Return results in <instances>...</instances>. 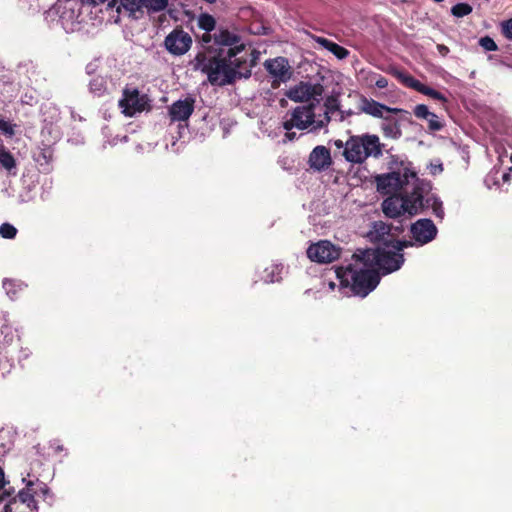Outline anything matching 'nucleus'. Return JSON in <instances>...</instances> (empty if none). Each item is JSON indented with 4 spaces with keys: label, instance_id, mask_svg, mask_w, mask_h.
Instances as JSON below:
<instances>
[{
    "label": "nucleus",
    "instance_id": "1",
    "mask_svg": "<svg viewBox=\"0 0 512 512\" xmlns=\"http://www.w3.org/2000/svg\"><path fill=\"white\" fill-rule=\"evenodd\" d=\"M244 50L245 46L241 44L219 49L213 55L199 52L195 57L196 68L207 75L211 85H232L237 80L251 77V71L246 66V58L238 56Z\"/></svg>",
    "mask_w": 512,
    "mask_h": 512
},
{
    "label": "nucleus",
    "instance_id": "2",
    "mask_svg": "<svg viewBox=\"0 0 512 512\" xmlns=\"http://www.w3.org/2000/svg\"><path fill=\"white\" fill-rule=\"evenodd\" d=\"M335 272L342 286H349L355 295L361 297H366L380 282V276L376 270H357L351 263L338 266Z\"/></svg>",
    "mask_w": 512,
    "mask_h": 512
},
{
    "label": "nucleus",
    "instance_id": "3",
    "mask_svg": "<svg viewBox=\"0 0 512 512\" xmlns=\"http://www.w3.org/2000/svg\"><path fill=\"white\" fill-rule=\"evenodd\" d=\"M382 210L389 218H398L405 213L411 217L423 212L422 185L416 184L411 192L390 195L382 202Z\"/></svg>",
    "mask_w": 512,
    "mask_h": 512
},
{
    "label": "nucleus",
    "instance_id": "4",
    "mask_svg": "<svg viewBox=\"0 0 512 512\" xmlns=\"http://www.w3.org/2000/svg\"><path fill=\"white\" fill-rule=\"evenodd\" d=\"M382 147L375 134L353 135L345 143L343 156L350 163L362 164L369 157L379 158Z\"/></svg>",
    "mask_w": 512,
    "mask_h": 512
},
{
    "label": "nucleus",
    "instance_id": "5",
    "mask_svg": "<svg viewBox=\"0 0 512 512\" xmlns=\"http://www.w3.org/2000/svg\"><path fill=\"white\" fill-rule=\"evenodd\" d=\"M409 178H416V173L405 168L404 173L390 172L375 177L377 191L382 195L398 194L397 192L408 183Z\"/></svg>",
    "mask_w": 512,
    "mask_h": 512
},
{
    "label": "nucleus",
    "instance_id": "6",
    "mask_svg": "<svg viewBox=\"0 0 512 512\" xmlns=\"http://www.w3.org/2000/svg\"><path fill=\"white\" fill-rule=\"evenodd\" d=\"M119 107L122 112L133 117L137 113L150 110V100L146 94H141L137 88L125 87L123 89L122 98L119 100Z\"/></svg>",
    "mask_w": 512,
    "mask_h": 512
},
{
    "label": "nucleus",
    "instance_id": "7",
    "mask_svg": "<svg viewBox=\"0 0 512 512\" xmlns=\"http://www.w3.org/2000/svg\"><path fill=\"white\" fill-rule=\"evenodd\" d=\"M264 67L273 77L271 82V87L273 89L279 88L281 83L287 82L293 75L288 59L282 56L266 60L264 62Z\"/></svg>",
    "mask_w": 512,
    "mask_h": 512
},
{
    "label": "nucleus",
    "instance_id": "8",
    "mask_svg": "<svg viewBox=\"0 0 512 512\" xmlns=\"http://www.w3.org/2000/svg\"><path fill=\"white\" fill-rule=\"evenodd\" d=\"M357 108L359 113L379 119L384 118L385 114H408L404 109L389 107L363 94H360L358 97Z\"/></svg>",
    "mask_w": 512,
    "mask_h": 512
},
{
    "label": "nucleus",
    "instance_id": "9",
    "mask_svg": "<svg viewBox=\"0 0 512 512\" xmlns=\"http://www.w3.org/2000/svg\"><path fill=\"white\" fill-rule=\"evenodd\" d=\"M308 258L317 263H331L340 257V249L330 241L321 240L307 249Z\"/></svg>",
    "mask_w": 512,
    "mask_h": 512
},
{
    "label": "nucleus",
    "instance_id": "10",
    "mask_svg": "<svg viewBox=\"0 0 512 512\" xmlns=\"http://www.w3.org/2000/svg\"><path fill=\"white\" fill-rule=\"evenodd\" d=\"M191 45V36L181 27L172 30L164 40L166 50L174 56L184 55L190 49Z\"/></svg>",
    "mask_w": 512,
    "mask_h": 512
},
{
    "label": "nucleus",
    "instance_id": "11",
    "mask_svg": "<svg viewBox=\"0 0 512 512\" xmlns=\"http://www.w3.org/2000/svg\"><path fill=\"white\" fill-rule=\"evenodd\" d=\"M324 93V87L320 83H310V82H303L301 81L296 86L290 88L286 92V96L295 102H304L309 101L311 99L317 100L319 103V100L317 97H321Z\"/></svg>",
    "mask_w": 512,
    "mask_h": 512
},
{
    "label": "nucleus",
    "instance_id": "12",
    "mask_svg": "<svg viewBox=\"0 0 512 512\" xmlns=\"http://www.w3.org/2000/svg\"><path fill=\"white\" fill-rule=\"evenodd\" d=\"M392 75L395 76L406 87L412 88L434 100H438L443 103L447 102V98L442 93L421 83L419 80L415 79L413 76L404 71L395 70L392 72Z\"/></svg>",
    "mask_w": 512,
    "mask_h": 512
},
{
    "label": "nucleus",
    "instance_id": "13",
    "mask_svg": "<svg viewBox=\"0 0 512 512\" xmlns=\"http://www.w3.org/2000/svg\"><path fill=\"white\" fill-rule=\"evenodd\" d=\"M410 233L419 245H425L436 238L438 229L431 219L423 218L411 224Z\"/></svg>",
    "mask_w": 512,
    "mask_h": 512
},
{
    "label": "nucleus",
    "instance_id": "14",
    "mask_svg": "<svg viewBox=\"0 0 512 512\" xmlns=\"http://www.w3.org/2000/svg\"><path fill=\"white\" fill-rule=\"evenodd\" d=\"M375 260L379 268L384 270L385 273H392L401 268L404 263V256L396 250L390 251L385 248H378Z\"/></svg>",
    "mask_w": 512,
    "mask_h": 512
},
{
    "label": "nucleus",
    "instance_id": "15",
    "mask_svg": "<svg viewBox=\"0 0 512 512\" xmlns=\"http://www.w3.org/2000/svg\"><path fill=\"white\" fill-rule=\"evenodd\" d=\"M195 108V99L193 97H186L175 101L168 108V114L171 122L187 121Z\"/></svg>",
    "mask_w": 512,
    "mask_h": 512
},
{
    "label": "nucleus",
    "instance_id": "16",
    "mask_svg": "<svg viewBox=\"0 0 512 512\" xmlns=\"http://www.w3.org/2000/svg\"><path fill=\"white\" fill-rule=\"evenodd\" d=\"M34 482L29 480L26 487L20 490L15 497L17 499L16 509L19 512H38V505L35 500V496L38 495V491L33 489Z\"/></svg>",
    "mask_w": 512,
    "mask_h": 512
},
{
    "label": "nucleus",
    "instance_id": "17",
    "mask_svg": "<svg viewBox=\"0 0 512 512\" xmlns=\"http://www.w3.org/2000/svg\"><path fill=\"white\" fill-rule=\"evenodd\" d=\"M169 0H122L125 10L134 13L146 8L148 11L159 12L164 10Z\"/></svg>",
    "mask_w": 512,
    "mask_h": 512
},
{
    "label": "nucleus",
    "instance_id": "18",
    "mask_svg": "<svg viewBox=\"0 0 512 512\" xmlns=\"http://www.w3.org/2000/svg\"><path fill=\"white\" fill-rule=\"evenodd\" d=\"M309 164L318 171L326 169L331 164L330 150L325 146H316L309 155Z\"/></svg>",
    "mask_w": 512,
    "mask_h": 512
},
{
    "label": "nucleus",
    "instance_id": "19",
    "mask_svg": "<svg viewBox=\"0 0 512 512\" xmlns=\"http://www.w3.org/2000/svg\"><path fill=\"white\" fill-rule=\"evenodd\" d=\"M315 104L310 103L308 105L297 106L292 111V117L295 122L305 124V129L311 125L316 126L317 120L315 119Z\"/></svg>",
    "mask_w": 512,
    "mask_h": 512
},
{
    "label": "nucleus",
    "instance_id": "20",
    "mask_svg": "<svg viewBox=\"0 0 512 512\" xmlns=\"http://www.w3.org/2000/svg\"><path fill=\"white\" fill-rule=\"evenodd\" d=\"M325 112L321 119L317 120L315 130L324 128L331 121V115L340 111V101L337 96L330 95L324 102Z\"/></svg>",
    "mask_w": 512,
    "mask_h": 512
},
{
    "label": "nucleus",
    "instance_id": "21",
    "mask_svg": "<svg viewBox=\"0 0 512 512\" xmlns=\"http://www.w3.org/2000/svg\"><path fill=\"white\" fill-rule=\"evenodd\" d=\"M381 119L383 120L381 131L385 137L396 140L402 136V130L397 119L388 114H385L384 118Z\"/></svg>",
    "mask_w": 512,
    "mask_h": 512
},
{
    "label": "nucleus",
    "instance_id": "22",
    "mask_svg": "<svg viewBox=\"0 0 512 512\" xmlns=\"http://www.w3.org/2000/svg\"><path fill=\"white\" fill-rule=\"evenodd\" d=\"M393 226L387 224L383 221H377L373 225V230L371 231L372 239L376 242H380L384 245V242H390L393 240L390 237H393L391 233Z\"/></svg>",
    "mask_w": 512,
    "mask_h": 512
},
{
    "label": "nucleus",
    "instance_id": "23",
    "mask_svg": "<svg viewBox=\"0 0 512 512\" xmlns=\"http://www.w3.org/2000/svg\"><path fill=\"white\" fill-rule=\"evenodd\" d=\"M313 39L315 42H317L323 48L330 51L333 55H335L340 60L345 59L349 55V51L345 47H343L327 38L320 37V36H313Z\"/></svg>",
    "mask_w": 512,
    "mask_h": 512
},
{
    "label": "nucleus",
    "instance_id": "24",
    "mask_svg": "<svg viewBox=\"0 0 512 512\" xmlns=\"http://www.w3.org/2000/svg\"><path fill=\"white\" fill-rule=\"evenodd\" d=\"M424 194H425V189L422 186V206H423V211L425 209H427L428 207H431L434 215L437 218H439V219H443L445 213H444V209H443V203L440 200V198L438 196L434 195V194H432V195H430V196L425 198Z\"/></svg>",
    "mask_w": 512,
    "mask_h": 512
},
{
    "label": "nucleus",
    "instance_id": "25",
    "mask_svg": "<svg viewBox=\"0 0 512 512\" xmlns=\"http://www.w3.org/2000/svg\"><path fill=\"white\" fill-rule=\"evenodd\" d=\"M214 41L219 45L232 46L239 41V37L227 29H223L214 34Z\"/></svg>",
    "mask_w": 512,
    "mask_h": 512
},
{
    "label": "nucleus",
    "instance_id": "26",
    "mask_svg": "<svg viewBox=\"0 0 512 512\" xmlns=\"http://www.w3.org/2000/svg\"><path fill=\"white\" fill-rule=\"evenodd\" d=\"M280 274L281 268L278 265L272 264L269 267L265 268L262 279L266 283H273L281 279Z\"/></svg>",
    "mask_w": 512,
    "mask_h": 512
},
{
    "label": "nucleus",
    "instance_id": "27",
    "mask_svg": "<svg viewBox=\"0 0 512 512\" xmlns=\"http://www.w3.org/2000/svg\"><path fill=\"white\" fill-rule=\"evenodd\" d=\"M198 26L205 32H211L216 26L215 18L208 13H202L198 18Z\"/></svg>",
    "mask_w": 512,
    "mask_h": 512
},
{
    "label": "nucleus",
    "instance_id": "28",
    "mask_svg": "<svg viewBox=\"0 0 512 512\" xmlns=\"http://www.w3.org/2000/svg\"><path fill=\"white\" fill-rule=\"evenodd\" d=\"M0 164L8 171L16 168V160L14 156L5 148L0 149Z\"/></svg>",
    "mask_w": 512,
    "mask_h": 512
},
{
    "label": "nucleus",
    "instance_id": "29",
    "mask_svg": "<svg viewBox=\"0 0 512 512\" xmlns=\"http://www.w3.org/2000/svg\"><path fill=\"white\" fill-rule=\"evenodd\" d=\"M473 11V8L470 4L461 2L457 3L451 8V14L457 18H462L464 16H467L471 14Z\"/></svg>",
    "mask_w": 512,
    "mask_h": 512
},
{
    "label": "nucleus",
    "instance_id": "30",
    "mask_svg": "<svg viewBox=\"0 0 512 512\" xmlns=\"http://www.w3.org/2000/svg\"><path fill=\"white\" fill-rule=\"evenodd\" d=\"M425 120L428 121V128L430 131H440L444 127V123L440 121L439 117L433 112H431L429 118H426Z\"/></svg>",
    "mask_w": 512,
    "mask_h": 512
},
{
    "label": "nucleus",
    "instance_id": "31",
    "mask_svg": "<svg viewBox=\"0 0 512 512\" xmlns=\"http://www.w3.org/2000/svg\"><path fill=\"white\" fill-rule=\"evenodd\" d=\"M17 234V229L10 223H3L0 226V235L6 239H14Z\"/></svg>",
    "mask_w": 512,
    "mask_h": 512
},
{
    "label": "nucleus",
    "instance_id": "32",
    "mask_svg": "<svg viewBox=\"0 0 512 512\" xmlns=\"http://www.w3.org/2000/svg\"><path fill=\"white\" fill-rule=\"evenodd\" d=\"M385 247H391L400 253L404 248L412 246L411 241L393 239L390 242H384Z\"/></svg>",
    "mask_w": 512,
    "mask_h": 512
},
{
    "label": "nucleus",
    "instance_id": "33",
    "mask_svg": "<svg viewBox=\"0 0 512 512\" xmlns=\"http://www.w3.org/2000/svg\"><path fill=\"white\" fill-rule=\"evenodd\" d=\"M479 45L485 50V51H497L498 46L496 42L490 37V36H484L479 39Z\"/></svg>",
    "mask_w": 512,
    "mask_h": 512
},
{
    "label": "nucleus",
    "instance_id": "34",
    "mask_svg": "<svg viewBox=\"0 0 512 512\" xmlns=\"http://www.w3.org/2000/svg\"><path fill=\"white\" fill-rule=\"evenodd\" d=\"M500 31L506 39L512 41V17L500 23Z\"/></svg>",
    "mask_w": 512,
    "mask_h": 512
},
{
    "label": "nucleus",
    "instance_id": "35",
    "mask_svg": "<svg viewBox=\"0 0 512 512\" xmlns=\"http://www.w3.org/2000/svg\"><path fill=\"white\" fill-rule=\"evenodd\" d=\"M414 115L419 119L429 118L431 112L425 104H418L413 109Z\"/></svg>",
    "mask_w": 512,
    "mask_h": 512
},
{
    "label": "nucleus",
    "instance_id": "36",
    "mask_svg": "<svg viewBox=\"0 0 512 512\" xmlns=\"http://www.w3.org/2000/svg\"><path fill=\"white\" fill-rule=\"evenodd\" d=\"M242 56L246 58V66L251 71V69L257 64V61H258L259 56H260V52L257 51L256 49H253V50H251V52L249 54V59L246 56V54L242 55Z\"/></svg>",
    "mask_w": 512,
    "mask_h": 512
},
{
    "label": "nucleus",
    "instance_id": "37",
    "mask_svg": "<svg viewBox=\"0 0 512 512\" xmlns=\"http://www.w3.org/2000/svg\"><path fill=\"white\" fill-rule=\"evenodd\" d=\"M90 89L97 96H101L106 88L103 86V81L100 79H94L90 82Z\"/></svg>",
    "mask_w": 512,
    "mask_h": 512
},
{
    "label": "nucleus",
    "instance_id": "38",
    "mask_svg": "<svg viewBox=\"0 0 512 512\" xmlns=\"http://www.w3.org/2000/svg\"><path fill=\"white\" fill-rule=\"evenodd\" d=\"M296 127L297 129L299 130H304L305 129V124L303 122L301 123H297L294 121L293 117L291 116V119L290 120H286L284 123H283V128L286 130V131H290L292 128Z\"/></svg>",
    "mask_w": 512,
    "mask_h": 512
},
{
    "label": "nucleus",
    "instance_id": "39",
    "mask_svg": "<svg viewBox=\"0 0 512 512\" xmlns=\"http://www.w3.org/2000/svg\"><path fill=\"white\" fill-rule=\"evenodd\" d=\"M0 131L9 136H13L15 133L13 125L10 122L5 121L4 119H1V118H0Z\"/></svg>",
    "mask_w": 512,
    "mask_h": 512
},
{
    "label": "nucleus",
    "instance_id": "40",
    "mask_svg": "<svg viewBox=\"0 0 512 512\" xmlns=\"http://www.w3.org/2000/svg\"><path fill=\"white\" fill-rule=\"evenodd\" d=\"M17 505V499L16 498H12L3 508V511L2 512H17L19 511V509H16V506Z\"/></svg>",
    "mask_w": 512,
    "mask_h": 512
},
{
    "label": "nucleus",
    "instance_id": "41",
    "mask_svg": "<svg viewBox=\"0 0 512 512\" xmlns=\"http://www.w3.org/2000/svg\"><path fill=\"white\" fill-rule=\"evenodd\" d=\"M375 86L379 89H384L388 86V80L384 76H379L375 81Z\"/></svg>",
    "mask_w": 512,
    "mask_h": 512
},
{
    "label": "nucleus",
    "instance_id": "42",
    "mask_svg": "<svg viewBox=\"0 0 512 512\" xmlns=\"http://www.w3.org/2000/svg\"><path fill=\"white\" fill-rule=\"evenodd\" d=\"M338 115H339V121L343 122L347 117L354 115V112L351 109L346 110V111H343L340 109V111H338Z\"/></svg>",
    "mask_w": 512,
    "mask_h": 512
},
{
    "label": "nucleus",
    "instance_id": "43",
    "mask_svg": "<svg viewBox=\"0 0 512 512\" xmlns=\"http://www.w3.org/2000/svg\"><path fill=\"white\" fill-rule=\"evenodd\" d=\"M437 50L442 56H446L449 53V48L444 44H438Z\"/></svg>",
    "mask_w": 512,
    "mask_h": 512
},
{
    "label": "nucleus",
    "instance_id": "44",
    "mask_svg": "<svg viewBox=\"0 0 512 512\" xmlns=\"http://www.w3.org/2000/svg\"><path fill=\"white\" fill-rule=\"evenodd\" d=\"M83 3L91 4V5H99L104 3L106 0H81Z\"/></svg>",
    "mask_w": 512,
    "mask_h": 512
},
{
    "label": "nucleus",
    "instance_id": "45",
    "mask_svg": "<svg viewBox=\"0 0 512 512\" xmlns=\"http://www.w3.org/2000/svg\"><path fill=\"white\" fill-rule=\"evenodd\" d=\"M202 41L204 43H209L211 41V34H210V32H206L205 34H203Z\"/></svg>",
    "mask_w": 512,
    "mask_h": 512
},
{
    "label": "nucleus",
    "instance_id": "46",
    "mask_svg": "<svg viewBox=\"0 0 512 512\" xmlns=\"http://www.w3.org/2000/svg\"><path fill=\"white\" fill-rule=\"evenodd\" d=\"M40 491H41L43 494L48 493V488H47V486H46L44 483H40Z\"/></svg>",
    "mask_w": 512,
    "mask_h": 512
},
{
    "label": "nucleus",
    "instance_id": "47",
    "mask_svg": "<svg viewBox=\"0 0 512 512\" xmlns=\"http://www.w3.org/2000/svg\"><path fill=\"white\" fill-rule=\"evenodd\" d=\"M393 228H394V229H395V231H396V233H394V234H393V236H394V235H396V234H399V233H402V232H403V226H402V225H400V226H396V227H393Z\"/></svg>",
    "mask_w": 512,
    "mask_h": 512
},
{
    "label": "nucleus",
    "instance_id": "48",
    "mask_svg": "<svg viewBox=\"0 0 512 512\" xmlns=\"http://www.w3.org/2000/svg\"><path fill=\"white\" fill-rule=\"evenodd\" d=\"M363 256H364V254L362 256H359L357 254H353V258H356L357 262L363 261L364 260Z\"/></svg>",
    "mask_w": 512,
    "mask_h": 512
},
{
    "label": "nucleus",
    "instance_id": "49",
    "mask_svg": "<svg viewBox=\"0 0 512 512\" xmlns=\"http://www.w3.org/2000/svg\"><path fill=\"white\" fill-rule=\"evenodd\" d=\"M335 145L337 148H342L343 146H345V144H343L341 140H336Z\"/></svg>",
    "mask_w": 512,
    "mask_h": 512
},
{
    "label": "nucleus",
    "instance_id": "50",
    "mask_svg": "<svg viewBox=\"0 0 512 512\" xmlns=\"http://www.w3.org/2000/svg\"><path fill=\"white\" fill-rule=\"evenodd\" d=\"M286 136H287L290 140H292V139H294V138H295V133H294V132H293V133H290V132L288 131V132H287V134H286Z\"/></svg>",
    "mask_w": 512,
    "mask_h": 512
},
{
    "label": "nucleus",
    "instance_id": "51",
    "mask_svg": "<svg viewBox=\"0 0 512 512\" xmlns=\"http://www.w3.org/2000/svg\"><path fill=\"white\" fill-rule=\"evenodd\" d=\"M205 2L209 3V4H213L216 2V0H204Z\"/></svg>",
    "mask_w": 512,
    "mask_h": 512
},
{
    "label": "nucleus",
    "instance_id": "52",
    "mask_svg": "<svg viewBox=\"0 0 512 512\" xmlns=\"http://www.w3.org/2000/svg\"><path fill=\"white\" fill-rule=\"evenodd\" d=\"M435 2L439 3V2H442L443 0H434Z\"/></svg>",
    "mask_w": 512,
    "mask_h": 512
},
{
    "label": "nucleus",
    "instance_id": "53",
    "mask_svg": "<svg viewBox=\"0 0 512 512\" xmlns=\"http://www.w3.org/2000/svg\"><path fill=\"white\" fill-rule=\"evenodd\" d=\"M117 0H112L113 3H115ZM120 2L122 3V0H120Z\"/></svg>",
    "mask_w": 512,
    "mask_h": 512
},
{
    "label": "nucleus",
    "instance_id": "54",
    "mask_svg": "<svg viewBox=\"0 0 512 512\" xmlns=\"http://www.w3.org/2000/svg\"><path fill=\"white\" fill-rule=\"evenodd\" d=\"M510 160H511V162H512V154H511Z\"/></svg>",
    "mask_w": 512,
    "mask_h": 512
}]
</instances>
